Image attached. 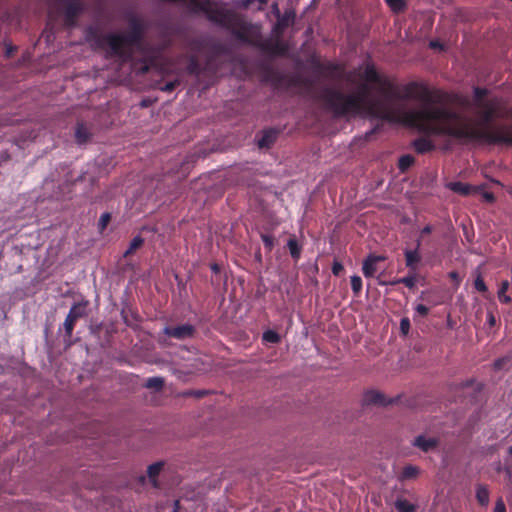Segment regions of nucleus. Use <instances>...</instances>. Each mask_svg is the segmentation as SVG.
<instances>
[{
	"mask_svg": "<svg viewBox=\"0 0 512 512\" xmlns=\"http://www.w3.org/2000/svg\"><path fill=\"white\" fill-rule=\"evenodd\" d=\"M351 285L352 288H361L362 280L359 276H352L351 277Z\"/></svg>",
	"mask_w": 512,
	"mask_h": 512,
	"instance_id": "32",
	"label": "nucleus"
},
{
	"mask_svg": "<svg viewBox=\"0 0 512 512\" xmlns=\"http://www.w3.org/2000/svg\"><path fill=\"white\" fill-rule=\"evenodd\" d=\"M410 329V322L408 318L401 319L400 330L404 335H407Z\"/></svg>",
	"mask_w": 512,
	"mask_h": 512,
	"instance_id": "29",
	"label": "nucleus"
},
{
	"mask_svg": "<svg viewBox=\"0 0 512 512\" xmlns=\"http://www.w3.org/2000/svg\"><path fill=\"white\" fill-rule=\"evenodd\" d=\"M507 290H498V299L502 303H508L511 301L510 296L506 294Z\"/></svg>",
	"mask_w": 512,
	"mask_h": 512,
	"instance_id": "31",
	"label": "nucleus"
},
{
	"mask_svg": "<svg viewBox=\"0 0 512 512\" xmlns=\"http://www.w3.org/2000/svg\"><path fill=\"white\" fill-rule=\"evenodd\" d=\"M414 162V159L410 155H404L399 159V168L401 170H406L409 168Z\"/></svg>",
	"mask_w": 512,
	"mask_h": 512,
	"instance_id": "23",
	"label": "nucleus"
},
{
	"mask_svg": "<svg viewBox=\"0 0 512 512\" xmlns=\"http://www.w3.org/2000/svg\"><path fill=\"white\" fill-rule=\"evenodd\" d=\"M494 512H506L505 505L502 501H498L495 505Z\"/></svg>",
	"mask_w": 512,
	"mask_h": 512,
	"instance_id": "35",
	"label": "nucleus"
},
{
	"mask_svg": "<svg viewBox=\"0 0 512 512\" xmlns=\"http://www.w3.org/2000/svg\"><path fill=\"white\" fill-rule=\"evenodd\" d=\"M510 361H511V357H509V356H504L502 358L495 360V362H494L495 370L504 369L506 367V364L509 363Z\"/></svg>",
	"mask_w": 512,
	"mask_h": 512,
	"instance_id": "27",
	"label": "nucleus"
},
{
	"mask_svg": "<svg viewBox=\"0 0 512 512\" xmlns=\"http://www.w3.org/2000/svg\"><path fill=\"white\" fill-rule=\"evenodd\" d=\"M450 277L455 281V285H459V281H458V274L455 273V272H451L450 273Z\"/></svg>",
	"mask_w": 512,
	"mask_h": 512,
	"instance_id": "39",
	"label": "nucleus"
},
{
	"mask_svg": "<svg viewBox=\"0 0 512 512\" xmlns=\"http://www.w3.org/2000/svg\"><path fill=\"white\" fill-rule=\"evenodd\" d=\"M76 319L71 317L69 314L67 315L65 322H64V329H65V336L70 338L73 333V329L76 323Z\"/></svg>",
	"mask_w": 512,
	"mask_h": 512,
	"instance_id": "19",
	"label": "nucleus"
},
{
	"mask_svg": "<svg viewBox=\"0 0 512 512\" xmlns=\"http://www.w3.org/2000/svg\"><path fill=\"white\" fill-rule=\"evenodd\" d=\"M88 304V301L77 302L71 307L68 314L76 320L85 317L87 315Z\"/></svg>",
	"mask_w": 512,
	"mask_h": 512,
	"instance_id": "9",
	"label": "nucleus"
},
{
	"mask_svg": "<svg viewBox=\"0 0 512 512\" xmlns=\"http://www.w3.org/2000/svg\"><path fill=\"white\" fill-rule=\"evenodd\" d=\"M254 2L258 3L257 9H261L262 6L266 3V0H243L242 2H236V6L247 8L251 6Z\"/></svg>",
	"mask_w": 512,
	"mask_h": 512,
	"instance_id": "25",
	"label": "nucleus"
},
{
	"mask_svg": "<svg viewBox=\"0 0 512 512\" xmlns=\"http://www.w3.org/2000/svg\"><path fill=\"white\" fill-rule=\"evenodd\" d=\"M275 134L272 131L264 133V135L258 140V146L260 148L269 147L274 141Z\"/></svg>",
	"mask_w": 512,
	"mask_h": 512,
	"instance_id": "17",
	"label": "nucleus"
},
{
	"mask_svg": "<svg viewBox=\"0 0 512 512\" xmlns=\"http://www.w3.org/2000/svg\"><path fill=\"white\" fill-rule=\"evenodd\" d=\"M143 242L144 240L141 236L134 237L130 242L128 249L125 251L124 256L132 254L135 250L142 246Z\"/></svg>",
	"mask_w": 512,
	"mask_h": 512,
	"instance_id": "18",
	"label": "nucleus"
},
{
	"mask_svg": "<svg viewBox=\"0 0 512 512\" xmlns=\"http://www.w3.org/2000/svg\"><path fill=\"white\" fill-rule=\"evenodd\" d=\"M440 439L438 437H427L424 434L418 435L412 442V445L424 453L434 451L438 448Z\"/></svg>",
	"mask_w": 512,
	"mask_h": 512,
	"instance_id": "5",
	"label": "nucleus"
},
{
	"mask_svg": "<svg viewBox=\"0 0 512 512\" xmlns=\"http://www.w3.org/2000/svg\"><path fill=\"white\" fill-rule=\"evenodd\" d=\"M76 138H77L78 142H80V143H82L86 140L87 133L85 132V129L82 126L77 128Z\"/></svg>",
	"mask_w": 512,
	"mask_h": 512,
	"instance_id": "30",
	"label": "nucleus"
},
{
	"mask_svg": "<svg viewBox=\"0 0 512 512\" xmlns=\"http://www.w3.org/2000/svg\"><path fill=\"white\" fill-rule=\"evenodd\" d=\"M413 146L418 153H426L435 148V144L428 137H421L415 140Z\"/></svg>",
	"mask_w": 512,
	"mask_h": 512,
	"instance_id": "8",
	"label": "nucleus"
},
{
	"mask_svg": "<svg viewBox=\"0 0 512 512\" xmlns=\"http://www.w3.org/2000/svg\"><path fill=\"white\" fill-rule=\"evenodd\" d=\"M263 340L269 343H278L280 341V336L277 332L268 330L263 333Z\"/></svg>",
	"mask_w": 512,
	"mask_h": 512,
	"instance_id": "21",
	"label": "nucleus"
},
{
	"mask_svg": "<svg viewBox=\"0 0 512 512\" xmlns=\"http://www.w3.org/2000/svg\"><path fill=\"white\" fill-rule=\"evenodd\" d=\"M347 80H348V81H350V82H354L353 75H352V74H350V75L348 76Z\"/></svg>",
	"mask_w": 512,
	"mask_h": 512,
	"instance_id": "42",
	"label": "nucleus"
},
{
	"mask_svg": "<svg viewBox=\"0 0 512 512\" xmlns=\"http://www.w3.org/2000/svg\"><path fill=\"white\" fill-rule=\"evenodd\" d=\"M487 321H488V323H489V325L491 327L495 325L496 320H495V317H494V315L492 313L488 314Z\"/></svg>",
	"mask_w": 512,
	"mask_h": 512,
	"instance_id": "38",
	"label": "nucleus"
},
{
	"mask_svg": "<svg viewBox=\"0 0 512 512\" xmlns=\"http://www.w3.org/2000/svg\"><path fill=\"white\" fill-rule=\"evenodd\" d=\"M395 507L399 512H415L416 506L406 499H398L395 502Z\"/></svg>",
	"mask_w": 512,
	"mask_h": 512,
	"instance_id": "14",
	"label": "nucleus"
},
{
	"mask_svg": "<svg viewBox=\"0 0 512 512\" xmlns=\"http://www.w3.org/2000/svg\"><path fill=\"white\" fill-rule=\"evenodd\" d=\"M168 337L178 340L192 338L195 334V327L191 324H182L178 326H166L163 330Z\"/></svg>",
	"mask_w": 512,
	"mask_h": 512,
	"instance_id": "3",
	"label": "nucleus"
},
{
	"mask_svg": "<svg viewBox=\"0 0 512 512\" xmlns=\"http://www.w3.org/2000/svg\"><path fill=\"white\" fill-rule=\"evenodd\" d=\"M145 386L150 389L160 390L164 386V380L161 377H150L147 379Z\"/></svg>",
	"mask_w": 512,
	"mask_h": 512,
	"instance_id": "16",
	"label": "nucleus"
},
{
	"mask_svg": "<svg viewBox=\"0 0 512 512\" xmlns=\"http://www.w3.org/2000/svg\"><path fill=\"white\" fill-rule=\"evenodd\" d=\"M273 11L275 12L278 20V23L274 27V31L278 33L280 29H282L284 26L288 25L290 19L294 18V13H287L285 17L280 19V10L278 8V5L275 3L272 5Z\"/></svg>",
	"mask_w": 512,
	"mask_h": 512,
	"instance_id": "11",
	"label": "nucleus"
},
{
	"mask_svg": "<svg viewBox=\"0 0 512 512\" xmlns=\"http://www.w3.org/2000/svg\"><path fill=\"white\" fill-rule=\"evenodd\" d=\"M433 290H423L422 291V294H421V297L420 299L424 302H427L428 304H425V303H419L415 306V312L417 315L421 316V317H425L431 307L437 305L440 301L436 300V301H430V296L432 294Z\"/></svg>",
	"mask_w": 512,
	"mask_h": 512,
	"instance_id": "7",
	"label": "nucleus"
},
{
	"mask_svg": "<svg viewBox=\"0 0 512 512\" xmlns=\"http://www.w3.org/2000/svg\"><path fill=\"white\" fill-rule=\"evenodd\" d=\"M80 6L77 3H71L66 8L67 22L70 24L72 18L79 12Z\"/></svg>",
	"mask_w": 512,
	"mask_h": 512,
	"instance_id": "20",
	"label": "nucleus"
},
{
	"mask_svg": "<svg viewBox=\"0 0 512 512\" xmlns=\"http://www.w3.org/2000/svg\"><path fill=\"white\" fill-rule=\"evenodd\" d=\"M287 245H288V248L290 250V253H291L292 257L297 259L299 257V255H300V248L298 246L297 241L295 239H290L288 241Z\"/></svg>",
	"mask_w": 512,
	"mask_h": 512,
	"instance_id": "24",
	"label": "nucleus"
},
{
	"mask_svg": "<svg viewBox=\"0 0 512 512\" xmlns=\"http://www.w3.org/2000/svg\"><path fill=\"white\" fill-rule=\"evenodd\" d=\"M486 198L489 199V200H492L493 196L491 194H489V195L486 196Z\"/></svg>",
	"mask_w": 512,
	"mask_h": 512,
	"instance_id": "45",
	"label": "nucleus"
},
{
	"mask_svg": "<svg viewBox=\"0 0 512 512\" xmlns=\"http://www.w3.org/2000/svg\"><path fill=\"white\" fill-rule=\"evenodd\" d=\"M175 87V83L174 82H169L167 84H165L161 89L163 91H172Z\"/></svg>",
	"mask_w": 512,
	"mask_h": 512,
	"instance_id": "36",
	"label": "nucleus"
},
{
	"mask_svg": "<svg viewBox=\"0 0 512 512\" xmlns=\"http://www.w3.org/2000/svg\"><path fill=\"white\" fill-rule=\"evenodd\" d=\"M502 288H508V282L507 281H504L503 284H502Z\"/></svg>",
	"mask_w": 512,
	"mask_h": 512,
	"instance_id": "43",
	"label": "nucleus"
},
{
	"mask_svg": "<svg viewBox=\"0 0 512 512\" xmlns=\"http://www.w3.org/2000/svg\"><path fill=\"white\" fill-rule=\"evenodd\" d=\"M104 43L113 54L126 57L132 47L139 45V34L136 30L129 35L111 33L105 36Z\"/></svg>",
	"mask_w": 512,
	"mask_h": 512,
	"instance_id": "2",
	"label": "nucleus"
},
{
	"mask_svg": "<svg viewBox=\"0 0 512 512\" xmlns=\"http://www.w3.org/2000/svg\"><path fill=\"white\" fill-rule=\"evenodd\" d=\"M204 394H205V392H204V391H199V392H197V394H196V395H197L198 397H200V396H203Z\"/></svg>",
	"mask_w": 512,
	"mask_h": 512,
	"instance_id": "44",
	"label": "nucleus"
},
{
	"mask_svg": "<svg viewBox=\"0 0 512 512\" xmlns=\"http://www.w3.org/2000/svg\"><path fill=\"white\" fill-rule=\"evenodd\" d=\"M430 46L433 47V48H440L441 47V45L438 42H436V41L430 42Z\"/></svg>",
	"mask_w": 512,
	"mask_h": 512,
	"instance_id": "40",
	"label": "nucleus"
},
{
	"mask_svg": "<svg viewBox=\"0 0 512 512\" xmlns=\"http://www.w3.org/2000/svg\"><path fill=\"white\" fill-rule=\"evenodd\" d=\"M162 467H163L162 462H156V463H153L148 466V469H147L148 477L150 478V480L152 481V483L155 487L157 486L156 477L161 472Z\"/></svg>",
	"mask_w": 512,
	"mask_h": 512,
	"instance_id": "13",
	"label": "nucleus"
},
{
	"mask_svg": "<svg viewBox=\"0 0 512 512\" xmlns=\"http://www.w3.org/2000/svg\"><path fill=\"white\" fill-rule=\"evenodd\" d=\"M109 221H110V214L109 213L102 214L99 219V222H98L100 230H104L106 228V226L108 225Z\"/></svg>",
	"mask_w": 512,
	"mask_h": 512,
	"instance_id": "28",
	"label": "nucleus"
},
{
	"mask_svg": "<svg viewBox=\"0 0 512 512\" xmlns=\"http://www.w3.org/2000/svg\"><path fill=\"white\" fill-rule=\"evenodd\" d=\"M363 405L387 406L393 403L392 399H387L384 394L376 390H369L363 396Z\"/></svg>",
	"mask_w": 512,
	"mask_h": 512,
	"instance_id": "6",
	"label": "nucleus"
},
{
	"mask_svg": "<svg viewBox=\"0 0 512 512\" xmlns=\"http://www.w3.org/2000/svg\"><path fill=\"white\" fill-rule=\"evenodd\" d=\"M402 282L406 284L407 286L411 287L414 285V279L411 277L403 278Z\"/></svg>",
	"mask_w": 512,
	"mask_h": 512,
	"instance_id": "37",
	"label": "nucleus"
},
{
	"mask_svg": "<svg viewBox=\"0 0 512 512\" xmlns=\"http://www.w3.org/2000/svg\"><path fill=\"white\" fill-rule=\"evenodd\" d=\"M476 498L481 505H487L489 502V491L484 486H479L476 491Z\"/></svg>",
	"mask_w": 512,
	"mask_h": 512,
	"instance_id": "15",
	"label": "nucleus"
},
{
	"mask_svg": "<svg viewBox=\"0 0 512 512\" xmlns=\"http://www.w3.org/2000/svg\"><path fill=\"white\" fill-rule=\"evenodd\" d=\"M474 284H475V288H477V289L486 288L484 281L482 280V278L479 275L476 277Z\"/></svg>",
	"mask_w": 512,
	"mask_h": 512,
	"instance_id": "34",
	"label": "nucleus"
},
{
	"mask_svg": "<svg viewBox=\"0 0 512 512\" xmlns=\"http://www.w3.org/2000/svg\"><path fill=\"white\" fill-rule=\"evenodd\" d=\"M343 270V266L339 262H334L332 266V271L335 275H339Z\"/></svg>",
	"mask_w": 512,
	"mask_h": 512,
	"instance_id": "33",
	"label": "nucleus"
},
{
	"mask_svg": "<svg viewBox=\"0 0 512 512\" xmlns=\"http://www.w3.org/2000/svg\"><path fill=\"white\" fill-rule=\"evenodd\" d=\"M421 257L417 249L405 251L406 265L411 269H416L420 263Z\"/></svg>",
	"mask_w": 512,
	"mask_h": 512,
	"instance_id": "12",
	"label": "nucleus"
},
{
	"mask_svg": "<svg viewBox=\"0 0 512 512\" xmlns=\"http://www.w3.org/2000/svg\"><path fill=\"white\" fill-rule=\"evenodd\" d=\"M263 240L268 243L269 242V239L267 237H263Z\"/></svg>",
	"mask_w": 512,
	"mask_h": 512,
	"instance_id": "46",
	"label": "nucleus"
},
{
	"mask_svg": "<svg viewBox=\"0 0 512 512\" xmlns=\"http://www.w3.org/2000/svg\"><path fill=\"white\" fill-rule=\"evenodd\" d=\"M509 453L512 455V446L509 448Z\"/></svg>",
	"mask_w": 512,
	"mask_h": 512,
	"instance_id": "48",
	"label": "nucleus"
},
{
	"mask_svg": "<svg viewBox=\"0 0 512 512\" xmlns=\"http://www.w3.org/2000/svg\"><path fill=\"white\" fill-rule=\"evenodd\" d=\"M430 231H431V228H430L429 226H427V227H425V228L423 229V231H422V232H423V233H429Z\"/></svg>",
	"mask_w": 512,
	"mask_h": 512,
	"instance_id": "41",
	"label": "nucleus"
},
{
	"mask_svg": "<svg viewBox=\"0 0 512 512\" xmlns=\"http://www.w3.org/2000/svg\"><path fill=\"white\" fill-rule=\"evenodd\" d=\"M448 187H449L452 191L457 192V193H460V194H463V195L467 194V193H468V191H469V188H468L466 185H464V184H462V183H460V182H453V183H450V184L448 185Z\"/></svg>",
	"mask_w": 512,
	"mask_h": 512,
	"instance_id": "22",
	"label": "nucleus"
},
{
	"mask_svg": "<svg viewBox=\"0 0 512 512\" xmlns=\"http://www.w3.org/2000/svg\"><path fill=\"white\" fill-rule=\"evenodd\" d=\"M387 5L394 11H401L404 7V0H386Z\"/></svg>",
	"mask_w": 512,
	"mask_h": 512,
	"instance_id": "26",
	"label": "nucleus"
},
{
	"mask_svg": "<svg viewBox=\"0 0 512 512\" xmlns=\"http://www.w3.org/2000/svg\"><path fill=\"white\" fill-rule=\"evenodd\" d=\"M419 474H420V468L418 466L408 464L403 467L398 478L400 481H405V480L415 479L418 477Z\"/></svg>",
	"mask_w": 512,
	"mask_h": 512,
	"instance_id": "10",
	"label": "nucleus"
},
{
	"mask_svg": "<svg viewBox=\"0 0 512 512\" xmlns=\"http://www.w3.org/2000/svg\"><path fill=\"white\" fill-rule=\"evenodd\" d=\"M486 90L474 89L472 108L479 119H472L440 104L442 93L411 83L406 97L421 102L416 109L391 107L393 87L378 74V118L415 127L428 135L449 136L463 141H484L512 145V126H490L497 109L495 100L486 99Z\"/></svg>",
	"mask_w": 512,
	"mask_h": 512,
	"instance_id": "1",
	"label": "nucleus"
},
{
	"mask_svg": "<svg viewBox=\"0 0 512 512\" xmlns=\"http://www.w3.org/2000/svg\"><path fill=\"white\" fill-rule=\"evenodd\" d=\"M11 52H12V49H11V48L7 49V53H8V54H10Z\"/></svg>",
	"mask_w": 512,
	"mask_h": 512,
	"instance_id": "47",
	"label": "nucleus"
},
{
	"mask_svg": "<svg viewBox=\"0 0 512 512\" xmlns=\"http://www.w3.org/2000/svg\"><path fill=\"white\" fill-rule=\"evenodd\" d=\"M384 269V258L369 256L363 263V274L366 278H375Z\"/></svg>",
	"mask_w": 512,
	"mask_h": 512,
	"instance_id": "4",
	"label": "nucleus"
},
{
	"mask_svg": "<svg viewBox=\"0 0 512 512\" xmlns=\"http://www.w3.org/2000/svg\"><path fill=\"white\" fill-rule=\"evenodd\" d=\"M173 512H177L176 510H174Z\"/></svg>",
	"mask_w": 512,
	"mask_h": 512,
	"instance_id": "49",
	"label": "nucleus"
}]
</instances>
